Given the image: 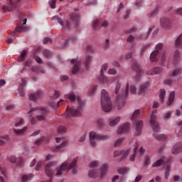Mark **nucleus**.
<instances>
[{"label":"nucleus","mask_w":182,"mask_h":182,"mask_svg":"<svg viewBox=\"0 0 182 182\" xmlns=\"http://www.w3.org/2000/svg\"><path fill=\"white\" fill-rule=\"evenodd\" d=\"M68 99L71 103L75 102V105H78L77 108L69 109V107H67V114L68 117H74L75 116H80L82 114V110L83 106H85V102L82 101L80 97H77L73 92L68 94Z\"/></svg>","instance_id":"1"},{"label":"nucleus","mask_w":182,"mask_h":182,"mask_svg":"<svg viewBox=\"0 0 182 182\" xmlns=\"http://www.w3.org/2000/svg\"><path fill=\"white\" fill-rule=\"evenodd\" d=\"M76 164H77V159L75 158L70 164L68 161H65L64 163L61 164L60 168H58L56 170V173L54 172V176H56V177H60L62 174H63V172L65 170H68V171L73 170V173L74 174H76L77 173V169L76 168Z\"/></svg>","instance_id":"2"},{"label":"nucleus","mask_w":182,"mask_h":182,"mask_svg":"<svg viewBox=\"0 0 182 182\" xmlns=\"http://www.w3.org/2000/svg\"><path fill=\"white\" fill-rule=\"evenodd\" d=\"M101 106L103 112H105V113H109L113 108L109 93L105 90H102L101 92Z\"/></svg>","instance_id":"3"},{"label":"nucleus","mask_w":182,"mask_h":182,"mask_svg":"<svg viewBox=\"0 0 182 182\" xmlns=\"http://www.w3.org/2000/svg\"><path fill=\"white\" fill-rule=\"evenodd\" d=\"M129 96V83L127 84V86L124 89V90L122 91V92L117 95V97L115 99L116 102H118L117 104V109L120 110L124 105H126V99H127Z\"/></svg>","instance_id":"4"},{"label":"nucleus","mask_w":182,"mask_h":182,"mask_svg":"<svg viewBox=\"0 0 182 182\" xmlns=\"http://www.w3.org/2000/svg\"><path fill=\"white\" fill-rule=\"evenodd\" d=\"M157 110H154L151 114V120L150 123L152 126V129L154 132H159L160 130V125L159 124V122H157Z\"/></svg>","instance_id":"5"},{"label":"nucleus","mask_w":182,"mask_h":182,"mask_svg":"<svg viewBox=\"0 0 182 182\" xmlns=\"http://www.w3.org/2000/svg\"><path fill=\"white\" fill-rule=\"evenodd\" d=\"M53 166H56V163L50 162L45 166V173L48 177H52L55 174L53 171Z\"/></svg>","instance_id":"6"},{"label":"nucleus","mask_w":182,"mask_h":182,"mask_svg":"<svg viewBox=\"0 0 182 182\" xmlns=\"http://www.w3.org/2000/svg\"><path fill=\"white\" fill-rule=\"evenodd\" d=\"M129 130H130V124L125 123L119 127L117 134H124V133H129Z\"/></svg>","instance_id":"7"},{"label":"nucleus","mask_w":182,"mask_h":182,"mask_svg":"<svg viewBox=\"0 0 182 182\" xmlns=\"http://www.w3.org/2000/svg\"><path fill=\"white\" fill-rule=\"evenodd\" d=\"M122 155V160H126L127 157L129 156V154H130V149H127V151H114V157H117V156Z\"/></svg>","instance_id":"8"},{"label":"nucleus","mask_w":182,"mask_h":182,"mask_svg":"<svg viewBox=\"0 0 182 182\" xmlns=\"http://www.w3.org/2000/svg\"><path fill=\"white\" fill-rule=\"evenodd\" d=\"M25 87H26V81H25L23 78H21V82L19 84L18 86V92L21 97H25Z\"/></svg>","instance_id":"9"},{"label":"nucleus","mask_w":182,"mask_h":182,"mask_svg":"<svg viewBox=\"0 0 182 182\" xmlns=\"http://www.w3.org/2000/svg\"><path fill=\"white\" fill-rule=\"evenodd\" d=\"M141 129H143V121L138 120L135 122V134L140 136L141 134Z\"/></svg>","instance_id":"10"},{"label":"nucleus","mask_w":182,"mask_h":182,"mask_svg":"<svg viewBox=\"0 0 182 182\" xmlns=\"http://www.w3.org/2000/svg\"><path fill=\"white\" fill-rule=\"evenodd\" d=\"M160 24L162 28L167 29L170 28V25H171V21H170L168 18L163 17L160 20Z\"/></svg>","instance_id":"11"},{"label":"nucleus","mask_w":182,"mask_h":182,"mask_svg":"<svg viewBox=\"0 0 182 182\" xmlns=\"http://www.w3.org/2000/svg\"><path fill=\"white\" fill-rule=\"evenodd\" d=\"M172 154H180L182 151V142H178L172 148Z\"/></svg>","instance_id":"12"},{"label":"nucleus","mask_w":182,"mask_h":182,"mask_svg":"<svg viewBox=\"0 0 182 182\" xmlns=\"http://www.w3.org/2000/svg\"><path fill=\"white\" fill-rule=\"evenodd\" d=\"M110 136L109 135L100 134L95 132V139L98 140V141H106V140H109Z\"/></svg>","instance_id":"13"},{"label":"nucleus","mask_w":182,"mask_h":182,"mask_svg":"<svg viewBox=\"0 0 182 182\" xmlns=\"http://www.w3.org/2000/svg\"><path fill=\"white\" fill-rule=\"evenodd\" d=\"M42 92L38 91L36 94H31L29 95L30 100H32L33 102H36L38 99H41L42 97Z\"/></svg>","instance_id":"14"},{"label":"nucleus","mask_w":182,"mask_h":182,"mask_svg":"<svg viewBox=\"0 0 182 182\" xmlns=\"http://www.w3.org/2000/svg\"><path fill=\"white\" fill-rule=\"evenodd\" d=\"M96 132H90V142L91 146L92 147H96Z\"/></svg>","instance_id":"15"},{"label":"nucleus","mask_w":182,"mask_h":182,"mask_svg":"<svg viewBox=\"0 0 182 182\" xmlns=\"http://www.w3.org/2000/svg\"><path fill=\"white\" fill-rule=\"evenodd\" d=\"M154 28V27L149 28L146 35L140 34V35L137 36H136L137 39H144V40L146 41L150 36V33H151V32L153 31Z\"/></svg>","instance_id":"16"},{"label":"nucleus","mask_w":182,"mask_h":182,"mask_svg":"<svg viewBox=\"0 0 182 182\" xmlns=\"http://www.w3.org/2000/svg\"><path fill=\"white\" fill-rule=\"evenodd\" d=\"M163 72V69L161 68H154L151 71H148L147 75H159V73H161Z\"/></svg>","instance_id":"17"},{"label":"nucleus","mask_w":182,"mask_h":182,"mask_svg":"<svg viewBox=\"0 0 182 182\" xmlns=\"http://www.w3.org/2000/svg\"><path fill=\"white\" fill-rule=\"evenodd\" d=\"M149 82H145L142 85H141L140 89H139V95H144L146 92H147V89H149Z\"/></svg>","instance_id":"18"},{"label":"nucleus","mask_w":182,"mask_h":182,"mask_svg":"<svg viewBox=\"0 0 182 182\" xmlns=\"http://www.w3.org/2000/svg\"><path fill=\"white\" fill-rule=\"evenodd\" d=\"M98 80L102 83H109V79L107 78V77L105 76L103 71H100V74L98 77Z\"/></svg>","instance_id":"19"},{"label":"nucleus","mask_w":182,"mask_h":182,"mask_svg":"<svg viewBox=\"0 0 182 182\" xmlns=\"http://www.w3.org/2000/svg\"><path fill=\"white\" fill-rule=\"evenodd\" d=\"M132 69H134L136 73H141V72H143L141 67H140V65H139L136 61L132 62Z\"/></svg>","instance_id":"20"},{"label":"nucleus","mask_w":182,"mask_h":182,"mask_svg":"<svg viewBox=\"0 0 182 182\" xmlns=\"http://www.w3.org/2000/svg\"><path fill=\"white\" fill-rule=\"evenodd\" d=\"M109 168V164H104L101 167V173H100V177L101 178H103L105 176L107 173V170Z\"/></svg>","instance_id":"21"},{"label":"nucleus","mask_w":182,"mask_h":182,"mask_svg":"<svg viewBox=\"0 0 182 182\" xmlns=\"http://www.w3.org/2000/svg\"><path fill=\"white\" fill-rule=\"evenodd\" d=\"M175 46L176 48H182V34H180L175 40Z\"/></svg>","instance_id":"22"},{"label":"nucleus","mask_w":182,"mask_h":182,"mask_svg":"<svg viewBox=\"0 0 182 182\" xmlns=\"http://www.w3.org/2000/svg\"><path fill=\"white\" fill-rule=\"evenodd\" d=\"M179 60H181V53H180V51L176 50L173 54V62L177 63Z\"/></svg>","instance_id":"23"},{"label":"nucleus","mask_w":182,"mask_h":182,"mask_svg":"<svg viewBox=\"0 0 182 182\" xmlns=\"http://www.w3.org/2000/svg\"><path fill=\"white\" fill-rule=\"evenodd\" d=\"M175 96H176V92L174 91L171 92L168 102L166 103L168 106H170L173 103V102H174Z\"/></svg>","instance_id":"24"},{"label":"nucleus","mask_w":182,"mask_h":182,"mask_svg":"<svg viewBox=\"0 0 182 182\" xmlns=\"http://www.w3.org/2000/svg\"><path fill=\"white\" fill-rule=\"evenodd\" d=\"M14 132L16 134H25V133H26V132H28V127H24L23 129H14Z\"/></svg>","instance_id":"25"},{"label":"nucleus","mask_w":182,"mask_h":182,"mask_svg":"<svg viewBox=\"0 0 182 182\" xmlns=\"http://www.w3.org/2000/svg\"><path fill=\"white\" fill-rule=\"evenodd\" d=\"M139 146H140V144H139V142H136V143H135V147H134V154H132V155L129 156V160H130V161H134L135 154H136V152L137 151V149H139Z\"/></svg>","instance_id":"26"},{"label":"nucleus","mask_w":182,"mask_h":182,"mask_svg":"<svg viewBox=\"0 0 182 182\" xmlns=\"http://www.w3.org/2000/svg\"><path fill=\"white\" fill-rule=\"evenodd\" d=\"M157 55H159V50H154L150 55V60L151 62H157Z\"/></svg>","instance_id":"27"},{"label":"nucleus","mask_w":182,"mask_h":182,"mask_svg":"<svg viewBox=\"0 0 182 182\" xmlns=\"http://www.w3.org/2000/svg\"><path fill=\"white\" fill-rule=\"evenodd\" d=\"M70 19L71 21H73V22H75V23H77V22H79V14L77 13H73L71 16H70Z\"/></svg>","instance_id":"28"},{"label":"nucleus","mask_w":182,"mask_h":182,"mask_svg":"<svg viewBox=\"0 0 182 182\" xmlns=\"http://www.w3.org/2000/svg\"><path fill=\"white\" fill-rule=\"evenodd\" d=\"M26 58V50H23L21 51V54L18 58V62H23Z\"/></svg>","instance_id":"29"},{"label":"nucleus","mask_w":182,"mask_h":182,"mask_svg":"<svg viewBox=\"0 0 182 182\" xmlns=\"http://www.w3.org/2000/svg\"><path fill=\"white\" fill-rule=\"evenodd\" d=\"M119 122H120V117H117L114 119L110 121L109 124L111 127H113L118 124Z\"/></svg>","instance_id":"30"},{"label":"nucleus","mask_w":182,"mask_h":182,"mask_svg":"<svg viewBox=\"0 0 182 182\" xmlns=\"http://www.w3.org/2000/svg\"><path fill=\"white\" fill-rule=\"evenodd\" d=\"M166 97V90H161L160 94H159V99L161 103H164V99Z\"/></svg>","instance_id":"31"},{"label":"nucleus","mask_w":182,"mask_h":182,"mask_svg":"<svg viewBox=\"0 0 182 182\" xmlns=\"http://www.w3.org/2000/svg\"><path fill=\"white\" fill-rule=\"evenodd\" d=\"M28 29L26 26H17L16 27V32H28Z\"/></svg>","instance_id":"32"},{"label":"nucleus","mask_w":182,"mask_h":182,"mask_svg":"<svg viewBox=\"0 0 182 182\" xmlns=\"http://www.w3.org/2000/svg\"><path fill=\"white\" fill-rule=\"evenodd\" d=\"M32 180V174L23 175L21 178L22 182L31 181Z\"/></svg>","instance_id":"33"},{"label":"nucleus","mask_w":182,"mask_h":182,"mask_svg":"<svg viewBox=\"0 0 182 182\" xmlns=\"http://www.w3.org/2000/svg\"><path fill=\"white\" fill-rule=\"evenodd\" d=\"M123 141H124V138H119L117 139L114 144V147H120V146L123 144Z\"/></svg>","instance_id":"34"},{"label":"nucleus","mask_w":182,"mask_h":182,"mask_svg":"<svg viewBox=\"0 0 182 182\" xmlns=\"http://www.w3.org/2000/svg\"><path fill=\"white\" fill-rule=\"evenodd\" d=\"M181 73H182L181 69H176L172 71L171 74H170V76H173V77H176V76L181 75Z\"/></svg>","instance_id":"35"},{"label":"nucleus","mask_w":182,"mask_h":182,"mask_svg":"<svg viewBox=\"0 0 182 182\" xmlns=\"http://www.w3.org/2000/svg\"><path fill=\"white\" fill-rule=\"evenodd\" d=\"M163 164H164V161L159 159L152 164V167H160V166H163Z\"/></svg>","instance_id":"36"},{"label":"nucleus","mask_w":182,"mask_h":182,"mask_svg":"<svg viewBox=\"0 0 182 182\" xmlns=\"http://www.w3.org/2000/svg\"><path fill=\"white\" fill-rule=\"evenodd\" d=\"M80 68V63H76V64L73 66V74L75 75V73H77L79 72V69Z\"/></svg>","instance_id":"37"},{"label":"nucleus","mask_w":182,"mask_h":182,"mask_svg":"<svg viewBox=\"0 0 182 182\" xmlns=\"http://www.w3.org/2000/svg\"><path fill=\"white\" fill-rule=\"evenodd\" d=\"M154 139H156V140H164L166 139V135L164 134H154Z\"/></svg>","instance_id":"38"},{"label":"nucleus","mask_w":182,"mask_h":182,"mask_svg":"<svg viewBox=\"0 0 182 182\" xmlns=\"http://www.w3.org/2000/svg\"><path fill=\"white\" fill-rule=\"evenodd\" d=\"M43 55L44 58H52V52L49 50H43Z\"/></svg>","instance_id":"39"},{"label":"nucleus","mask_w":182,"mask_h":182,"mask_svg":"<svg viewBox=\"0 0 182 182\" xmlns=\"http://www.w3.org/2000/svg\"><path fill=\"white\" fill-rule=\"evenodd\" d=\"M120 87H122V84L120 83V81H117L115 90H114L115 95H117L119 92H120Z\"/></svg>","instance_id":"40"},{"label":"nucleus","mask_w":182,"mask_h":182,"mask_svg":"<svg viewBox=\"0 0 182 182\" xmlns=\"http://www.w3.org/2000/svg\"><path fill=\"white\" fill-rule=\"evenodd\" d=\"M150 161H151L150 156H145V159L144 161V166L146 167H149V166H150Z\"/></svg>","instance_id":"41"},{"label":"nucleus","mask_w":182,"mask_h":182,"mask_svg":"<svg viewBox=\"0 0 182 182\" xmlns=\"http://www.w3.org/2000/svg\"><path fill=\"white\" fill-rule=\"evenodd\" d=\"M129 171V168H120L118 169V173H119V174H126V173H127Z\"/></svg>","instance_id":"42"},{"label":"nucleus","mask_w":182,"mask_h":182,"mask_svg":"<svg viewBox=\"0 0 182 182\" xmlns=\"http://www.w3.org/2000/svg\"><path fill=\"white\" fill-rule=\"evenodd\" d=\"M68 144H69V142L68 141H64L60 145L57 146V149H63L64 147H66Z\"/></svg>","instance_id":"43"},{"label":"nucleus","mask_w":182,"mask_h":182,"mask_svg":"<svg viewBox=\"0 0 182 182\" xmlns=\"http://www.w3.org/2000/svg\"><path fill=\"white\" fill-rule=\"evenodd\" d=\"M56 1L57 0H50L49 1L48 4L52 9H55V8H56V6H55V5H56Z\"/></svg>","instance_id":"44"},{"label":"nucleus","mask_w":182,"mask_h":182,"mask_svg":"<svg viewBox=\"0 0 182 182\" xmlns=\"http://www.w3.org/2000/svg\"><path fill=\"white\" fill-rule=\"evenodd\" d=\"M88 174L90 177L95 178L97 176V172L95 170L92 169L91 171H90Z\"/></svg>","instance_id":"45"},{"label":"nucleus","mask_w":182,"mask_h":182,"mask_svg":"<svg viewBox=\"0 0 182 182\" xmlns=\"http://www.w3.org/2000/svg\"><path fill=\"white\" fill-rule=\"evenodd\" d=\"M139 116H140V109H136L133 113L132 118L136 119V118L139 117Z\"/></svg>","instance_id":"46"},{"label":"nucleus","mask_w":182,"mask_h":182,"mask_svg":"<svg viewBox=\"0 0 182 182\" xmlns=\"http://www.w3.org/2000/svg\"><path fill=\"white\" fill-rule=\"evenodd\" d=\"M65 132H66V128L63 126L58 127L57 129L58 133H65Z\"/></svg>","instance_id":"47"},{"label":"nucleus","mask_w":182,"mask_h":182,"mask_svg":"<svg viewBox=\"0 0 182 182\" xmlns=\"http://www.w3.org/2000/svg\"><path fill=\"white\" fill-rule=\"evenodd\" d=\"M136 92H137V88L136 87V86L131 85L130 86V93H132V95H136Z\"/></svg>","instance_id":"48"},{"label":"nucleus","mask_w":182,"mask_h":182,"mask_svg":"<svg viewBox=\"0 0 182 182\" xmlns=\"http://www.w3.org/2000/svg\"><path fill=\"white\" fill-rule=\"evenodd\" d=\"M2 9L5 12H11V11H14V9L11 7V6L9 7V6H4Z\"/></svg>","instance_id":"49"},{"label":"nucleus","mask_w":182,"mask_h":182,"mask_svg":"<svg viewBox=\"0 0 182 182\" xmlns=\"http://www.w3.org/2000/svg\"><path fill=\"white\" fill-rule=\"evenodd\" d=\"M150 47L149 44H146L142 46L141 49V55H143V53L144 52H146V50H147V48Z\"/></svg>","instance_id":"50"},{"label":"nucleus","mask_w":182,"mask_h":182,"mask_svg":"<svg viewBox=\"0 0 182 182\" xmlns=\"http://www.w3.org/2000/svg\"><path fill=\"white\" fill-rule=\"evenodd\" d=\"M157 14H159V10L155 9L151 14H149V18H154V16H156Z\"/></svg>","instance_id":"51"},{"label":"nucleus","mask_w":182,"mask_h":182,"mask_svg":"<svg viewBox=\"0 0 182 182\" xmlns=\"http://www.w3.org/2000/svg\"><path fill=\"white\" fill-rule=\"evenodd\" d=\"M127 42H129V43H132V42H134V37L132 35H129L127 38Z\"/></svg>","instance_id":"52"},{"label":"nucleus","mask_w":182,"mask_h":182,"mask_svg":"<svg viewBox=\"0 0 182 182\" xmlns=\"http://www.w3.org/2000/svg\"><path fill=\"white\" fill-rule=\"evenodd\" d=\"M90 62H92V57L90 56L87 57L85 60V65L87 68V66H89V65H90Z\"/></svg>","instance_id":"53"},{"label":"nucleus","mask_w":182,"mask_h":182,"mask_svg":"<svg viewBox=\"0 0 182 182\" xmlns=\"http://www.w3.org/2000/svg\"><path fill=\"white\" fill-rule=\"evenodd\" d=\"M43 43H44V45H46L47 43H52V39L46 37L43 39Z\"/></svg>","instance_id":"54"},{"label":"nucleus","mask_w":182,"mask_h":182,"mask_svg":"<svg viewBox=\"0 0 182 182\" xmlns=\"http://www.w3.org/2000/svg\"><path fill=\"white\" fill-rule=\"evenodd\" d=\"M36 119L38 122H43L44 120H46V118L43 115H37Z\"/></svg>","instance_id":"55"},{"label":"nucleus","mask_w":182,"mask_h":182,"mask_svg":"<svg viewBox=\"0 0 182 182\" xmlns=\"http://www.w3.org/2000/svg\"><path fill=\"white\" fill-rule=\"evenodd\" d=\"M9 160L10 163H16V156L11 155Z\"/></svg>","instance_id":"56"},{"label":"nucleus","mask_w":182,"mask_h":182,"mask_svg":"<svg viewBox=\"0 0 182 182\" xmlns=\"http://www.w3.org/2000/svg\"><path fill=\"white\" fill-rule=\"evenodd\" d=\"M23 123H25V120H23V118H21L18 122L16 123L15 126L16 127H19V126H22Z\"/></svg>","instance_id":"57"},{"label":"nucleus","mask_w":182,"mask_h":182,"mask_svg":"<svg viewBox=\"0 0 182 182\" xmlns=\"http://www.w3.org/2000/svg\"><path fill=\"white\" fill-rule=\"evenodd\" d=\"M171 117V112H167L165 113L164 114V119H166V120H168V119H170Z\"/></svg>","instance_id":"58"},{"label":"nucleus","mask_w":182,"mask_h":182,"mask_svg":"<svg viewBox=\"0 0 182 182\" xmlns=\"http://www.w3.org/2000/svg\"><path fill=\"white\" fill-rule=\"evenodd\" d=\"M86 140V134H82L80 139H79V141L80 143H83V141H85Z\"/></svg>","instance_id":"59"},{"label":"nucleus","mask_w":182,"mask_h":182,"mask_svg":"<svg viewBox=\"0 0 182 182\" xmlns=\"http://www.w3.org/2000/svg\"><path fill=\"white\" fill-rule=\"evenodd\" d=\"M117 73V71L116 70V69H109L108 70L109 75H116Z\"/></svg>","instance_id":"60"},{"label":"nucleus","mask_w":182,"mask_h":182,"mask_svg":"<svg viewBox=\"0 0 182 182\" xmlns=\"http://www.w3.org/2000/svg\"><path fill=\"white\" fill-rule=\"evenodd\" d=\"M42 166V161L38 162L36 167H35V170H40L41 167Z\"/></svg>","instance_id":"61"},{"label":"nucleus","mask_w":182,"mask_h":182,"mask_svg":"<svg viewBox=\"0 0 182 182\" xmlns=\"http://www.w3.org/2000/svg\"><path fill=\"white\" fill-rule=\"evenodd\" d=\"M109 46H110V44L109 43V39H107L104 45V48L109 49Z\"/></svg>","instance_id":"62"},{"label":"nucleus","mask_w":182,"mask_h":182,"mask_svg":"<svg viewBox=\"0 0 182 182\" xmlns=\"http://www.w3.org/2000/svg\"><path fill=\"white\" fill-rule=\"evenodd\" d=\"M142 178H143V176H141V174L137 175V176L135 178V182L140 181V180H141Z\"/></svg>","instance_id":"63"},{"label":"nucleus","mask_w":182,"mask_h":182,"mask_svg":"<svg viewBox=\"0 0 182 182\" xmlns=\"http://www.w3.org/2000/svg\"><path fill=\"white\" fill-rule=\"evenodd\" d=\"M177 129L182 130V121H179L177 123Z\"/></svg>","instance_id":"64"}]
</instances>
